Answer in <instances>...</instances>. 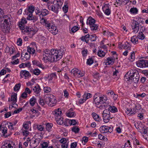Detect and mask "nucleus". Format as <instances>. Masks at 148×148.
<instances>
[{"mask_svg": "<svg viewBox=\"0 0 148 148\" xmlns=\"http://www.w3.org/2000/svg\"><path fill=\"white\" fill-rule=\"evenodd\" d=\"M1 19L2 21H1V29L4 33L8 32L10 29L11 24L10 19L7 16L5 15Z\"/></svg>", "mask_w": 148, "mask_h": 148, "instance_id": "obj_1", "label": "nucleus"}, {"mask_svg": "<svg viewBox=\"0 0 148 148\" xmlns=\"http://www.w3.org/2000/svg\"><path fill=\"white\" fill-rule=\"evenodd\" d=\"M41 21H42V23L45 24V25L49 32L54 35L57 34L58 32V30L56 26L51 25L47 19L43 18H41Z\"/></svg>", "mask_w": 148, "mask_h": 148, "instance_id": "obj_2", "label": "nucleus"}, {"mask_svg": "<svg viewBox=\"0 0 148 148\" xmlns=\"http://www.w3.org/2000/svg\"><path fill=\"white\" fill-rule=\"evenodd\" d=\"M64 53V51H62L61 49L59 50H52L51 54V60L50 61L55 62L60 60L62 58V55Z\"/></svg>", "mask_w": 148, "mask_h": 148, "instance_id": "obj_3", "label": "nucleus"}, {"mask_svg": "<svg viewBox=\"0 0 148 148\" xmlns=\"http://www.w3.org/2000/svg\"><path fill=\"white\" fill-rule=\"evenodd\" d=\"M142 20V18H138L137 20H134L132 21L131 25L134 33L136 34L138 32L140 23L143 22Z\"/></svg>", "mask_w": 148, "mask_h": 148, "instance_id": "obj_4", "label": "nucleus"}, {"mask_svg": "<svg viewBox=\"0 0 148 148\" xmlns=\"http://www.w3.org/2000/svg\"><path fill=\"white\" fill-rule=\"evenodd\" d=\"M138 75H139L138 71L135 70L131 69L127 72L125 75V79L136 78Z\"/></svg>", "mask_w": 148, "mask_h": 148, "instance_id": "obj_5", "label": "nucleus"}, {"mask_svg": "<svg viewBox=\"0 0 148 148\" xmlns=\"http://www.w3.org/2000/svg\"><path fill=\"white\" fill-rule=\"evenodd\" d=\"M45 100L47 103H50V105L53 104L52 106H54V104H56V101L55 100L54 96L51 95H48L45 99Z\"/></svg>", "mask_w": 148, "mask_h": 148, "instance_id": "obj_6", "label": "nucleus"}, {"mask_svg": "<svg viewBox=\"0 0 148 148\" xmlns=\"http://www.w3.org/2000/svg\"><path fill=\"white\" fill-rule=\"evenodd\" d=\"M137 66L143 68L148 67V61L146 60H139L136 62Z\"/></svg>", "mask_w": 148, "mask_h": 148, "instance_id": "obj_7", "label": "nucleus"}, {"mask_svg": "<svg viewBox=\"0 0 148 148\" xmlns=\"http://www.w3.org/2000/svg\"><path fill=\"white\" fill-rule=\"evenodd\" d=\"M99 130L101 133H111L113 131V127L103 125L100 127Z\"/></svg>", "mask_w": 148, "mask_h": 148, "instance_id": "obj_8", "label": "nucleus"}, {"mask_svg": "<svg viewBox=\"0 0 148 148\" xmlns=\"http://www.w3.org/2000/svg\"><path fill=\"white\" fill-rule=\"evenodd\" d=\"M52 49L50 51L48 49H45L43 51V59L44 60H48L50 61L51 60V54Z\"/></svg>", "mask_w": 148, "mask_h": 148, "instance_id": "obj_9", "label": "nucleus"}, {"mask_svg": "<svg viewBox=\"0 0 148 148\" xmlns=\"http://www.w3.org/2000/svg\"><path fill=\"white\" fill-rule=\"evenodd\" d=\"M0 131H1L3 133L2 136L3 137L7 138L9 136V135H5L8 131L7 128L5 127H2L1 125L0 126Z\"/></svg>", "mask_w": 148, "mask_h": 148, "instance_id": "obj_10", "label": "nucleus"}, {"mask_svg": "<svg viewBox=\"0 0 148 148\" xmlns=\"http://www.w3.org/2000/svg\"><path fill=\"white\" fill-rule=\"evenodd\" d=\"M66 114V116L69 117H74L76 115L75 112H73V109L72 108L68 110L67 111Z\"/></svg>", "mask_w": 148, "mask_h": 148, "instance_id": "obj_11", "label": "nucleus"}, {"mask_svg": "<svg viewBox=\"0 0 148 148\" xmlns=\"http://www.w3.org/2000/svg\"><path fill=\"white\" fill-rule=\"evenodd\" d=\"M103 10L106 15H109L111 13L110 9L109 8L108 5L107 4H106L103 7H102Z\"/></svg>", "mask_w": 148, "mask_h": 148, "instance_id": "obj_12", "label": "nucleus"}, {"mask_svg": "<svg viewBox=\"0 0 148 148\" xmlns=\"http://www.w3.org/2000/svg\"><path fill=\"white\" fill-rule=\"evenodd\" d=\"M53 5H51L50 7H49L50 8L51 10L54 12L55 13H58V9L59 7H58L57 5L54 3H53Z\"/></svg>", "mask_w": 148, "mask_h": 148, "instance_id": "obj_13", "label": "nucleus"}, {"mask_svg": "<svg viewBox=\"0 0 148 148\" xmlns=\"http://www.w3.org/2000/svg\"><path fill=\"white\" fill-rule=\"evenodd\" d=\"M103 118L104 122L105 123H107L109 121L110 119L112 118L111 117L110 114H107L106 115L105 114L103 115Z\"/></svg>", "mask_w": 148, "mask_h": 148, "instance_id": "obj_14", "label": "nucleus"}, {"mask_svg": "<svg viewBox=\"0 0 148 148\" xmlns=\"http://www.w3.org/2000/svg\"><path fill=\"white\" fill-rule=\"evenodd\" d=\"M140 130L138 131L140 133L144 134H147V133L148 128L142 125L141 127H140Z\"/></svg>", "mask_w": 148, "mask_h": 148, "instance_id": "obj_15", "label": "nucleus"}, {"mask_svg": "<svg viewBox=\"0 0 148 148\" xmlns=\"http://www.w3.org/2000/svg\"><path fill=\"white\" fill-rule=\"evenodd\" d=\"M30 58V54L29 53H26L25 54L22 53L21 58L22 60H23L24 61H26L29 59Z\"/></svg>", "mask_w": 148, "mask_h": 148, "instance_id": "obj_16", "label": "nucleus"}, {"mask_svg": "<svg viewBox=\"0 0 148 148\" xmlns=\"http://www.w3.org/2000/svg\"><path fill=\"white\" fill-rule=\"evenodd\" d=\"M20 76L21 77H23V76H25V77H28L31 76L29 72L26 70H22L21 71Z\"/></svg>", "mask_w": 148, "mask_h": 148, "instance_id": "obj_17", "label": "nucleus"}, {"mask_svg": "<svg viewBox=\"0 0 148 148\" xmlns=\"http://www.w3.org/2000/svg\"><path fill=\"white\" fill-rule=\"evenodd\" d=\"M32 63L33 65H36L42 69H44L45 68V66L38 61L34 60L32 61Z\"/></svg>", "mask_w": 148, "mask_h": 148, "instance_id": "obj_18", "label": "nucleus"}, {"mask_svg": "<svg viewBox=\"0 0 148 148\" xmlns=\"http://www.w3.org/2000/svg\"><path fill=\"white\" fill-rule=\"evenodd\" d=\"M108 50H105V51H103L101 49L99 50L97 54L100 57H103L105 55V54L107 52Z\"/></svg>", "mask_w": 148, "mask_h": 148, "instance_id": "obj_19", "label": "nucleus"}, {"mask_svg": "<svg viewBox=\"0 0 148 148\" xmlns=\"http://www.w3.org/2000/svg\"><path fill=\"white\" fill-rule=\"evenodd\" d=\"M140 77L139 75H138V77L136 78H134L127 79V81H128L130 82H132V83L137 84L139 81Z\"/></svg>", "mask_w": 148, "mask_h": 148, "instance_id": "obj_20", "label": "nucleus"}, {"mask_svg": "<svg viewBox=\"0 0 148 148\" xmlns=\"http://www.w3.org/2000/svg\"><path fill=\"white\" fill-rule=\"evenodd\" d=\"M40 87L38 84H36L33 88V90L37 94H38L40 92Z\"/></svg>", "mask_w": 148, "mask_h": 148, "instance_id": "obj_21", "label": "nucleus"}, {"mask_svg": "<svg viewBox=\"0 0 148 148\" xmlns=\"http://www.w3.org/2000/svg\"><path fill=\"white\" fill-rule=\"evenodd\" d=\"M106 61L105 62L106 63V65H112L114 63V60L111 58H107V60H105Z\"/></svg>", "mask_w": 148, "mask_h": 148, "instance_id": "obj_22", "label": "nucleus"}, {"mask_svg": "<svg viewBox=\"0 0 148 148\" xmlns=\"http://www.w3.org/2000/svg\"><path fill=\"white\" fill-rule=\"evenodd\" d=\"M89 36L90 35L88 34L85 36H82L80 39L82 41H85L86 43H90L89 42Z\"/></svg>", "mask_w": 148, "mask_h": 148, "instance_id": "obj_23", "label": "nucleus"}, {"mask_svg": "<svg viewBox=\"0 0 148 148\" xmlns=\"http://www.w3.org/2000/svg\"><path fill=\"white\" fill-rule=\"evenodd\" d=\"M93 119L96 121L100 122L101 121L99 116L95 113L93 112Z\"/></svg>", "mask_w": 148, "mask_h": 148, "instance_id": "obj_24", "label": "nucleus"}, {"mask_svg": "<svg viewBox=\"0 0 148 148\" xmlns=\"http://www.w3.org/2000/svg\"><path fill=\"white\" fill-rule=\"evenodd\" d=\"M53 3H55L59 8H60L63 4V2L61 0H54Z\"/></svg>", "mask_w": 148, "mask_h": 148, "instance_id": "obj_25", "label": "nucleus"}, {"mask_svg": "<svg viewBox=\"0 0 148 148\" xmlns=\"http://www.w3.org/2000/svg\"><path fill=\"white\" fill-rule=\"evenodd\" d=\"M49 14L48 10L45 9H42L41 10V15L42 16H45Z\"/></svg>", "mask_w": 148, "mask_h": 148, "instance_id": "obj_26", "label": "nucleus"}, {"mask_svg": "<svg viewBox=\"0 0 148 148\" xmlns=\"http://www.w3.org/2000/svg\"><path fill=\"white\" fill-rule=\"evenodd\" d=\"M86 24L90 25L91 28L92 27V18L90 16L87 20Z\"/></svg>", "mask_w": 148, "mask_h": 148, "instance_id": "obj_27", "label": "nucleus"}, {"mask_svg": "<svg viewBox=\"0 0 148 148\" xmlns=\"http://www.w3.org/2000/svg\"><path fill=\"white\" fill-rule=\"evenodd\" d=\"M31 64L30 63L28 62L27 63H22L19 65V67L20 68H24L25 67H30Z\"/></svg>", "mask_w": 148, "mask_h": 148, "instance_id": "obj_28", "label": "nucleus"}, {"mask_svg": "<svg viewBox=\"0 0 148 148\" xmlns=\"http://www.w3.org/2000/svg\"><path fill=\"white\" fill-rule=\"evenodd\" d=\"M95 20L93 18V32L94 33L95 32L94 31H95L96 32L98 31L99 25L95 23Z\"/></svg>", "mask_w": 148, "mask_h": 148, "instance_id": "obj_29", "label": "nucleus"}, {"mask_svg": "<svg viewBox=\"0 0 148 148\" xmlns=\"http://www.w3.org/2000/svg\"><path fill=\"white\" fill-rule=\"evenodd\" d=\"M108 109L109 111L113 113H114L117 111V109L116 107L114 106H111L110 105Z\"/></svg>", "mask_w": 148, "mask_h": 148, "instance_id": "obj_30", "label": "nucleus"}, {"mask_svg": "<svg viewBox=\"0 0 148 148\" xmlns=\"http://www.w3.org/2000/svg\"><path fill=\"white\" fill-rule=\"evenodd\" d=\"M138 37L139 39L141 40H143L145 38V36L142 32H140L138 33Z\"/></svg>", "mask_w": 148, "mask_h": 148, "instance_id": "obj_31", "label": "nucleus"}, {"mask_svg": "<svg viewBox=\"0 0 148 148\" xmlns=\"http://www.w3.org/2000/svg\"><path fill=\"white\" fill-rule=\"evenodd\" d=\"M92 96V94L90 93H87L86 94L85 93L83 95L84 98L85 97L84 101H85L87 99L91 97Z\"/></svg>", "mask_w": 148, "mask_h": 148, "instance_id": "obj_32", "label": "nucleus"}, {"mask_svg": "<svg viewBox=\"0 0 148 148\" xmlns=\"http://www.w3.org/2000/svg\"><path fill=\"white\" fill-rule=\"evenodd\" d=\"M53 126V124L51 123H47L46 125V129L48 132L51 131L52 127Z\"/></svg>", "mask_w": 148, "mask_h": 148, "instance_id": "obj_33", "label": "nucleus"}, {"mask_svg": "<svg viewBox=\"0 0 148 148\" xmlns=\"http://www.w3.org/2000/svg\"><path fill=\"white\" fill-rule=\"evenodd\" d=\"M13 148L11 145L10 143L5 142L4 145L1 146V148Z\"/></svg>", "mask_w": 148, "mask_h": 148, "instance_id": "obj_34", "label": "nucleus"}, {"mask_svg": "<svg viewBox=\"0 0 148 148\" xmlns=\"http://www.w3.org/2000/svg\"><path fill=\"white\" fill-rule=\"evenodd\" d=\"M101 97L98 96V97H96V98H95L94 99V102L96 104V106L97 105H99V103H100V98Z\"/></svg>", "mask_w": 148, "mask_h": 148, "instance_id": "obj_35", "label": "nucleus"}, {"mask_svg": "<svg viewBox=\"0 0 148 148\" xmlns=\"http://www.w3.org/2000/svg\"><path fill=\"white\" fill-rule=\"evenodd\" d=\"M19 27L21 30L23 31L24 30V32H28L29 31L27 30L26 27H25L24 25L23 26L22 24H19Z\"/></svg>", "mask_w": 148, "mask_h": 148, "instance_id": "obj_36", "label": "nucleus"}, {"mask_svg": "<svg viewBox=\"0 0 148 148\" xmlns=\"http://www.w3.org/2000/svg\"><path fill=\"white\" fill-rule=\"evenodd\" d=\"M131 41L134 45L138 43V38L135 36H133L131 38Z\"/></svg>", "mask_w": 148, "mask_h": 148, "instance_id": "obj_37", "label": "nucleus"}, {"mask_svg": "<svg viewBox=\"0 0 148 148\" xmlns=\"http://www.w3.org/2000/svg\"><path fill=\"white\" fill-rule=\"evenodd\" d=\"M123 47L124 49H125L129 50L131 48L129 42H126L125 44L123 46Z\"/></svg>", "mask_w": 148, "mask_h": 148, "instance_id": "obj_38", "label": "nucleus"}, {"mask_svg": "<svg viewBox=\"0 0 148 148\" xmlns=\"http://www.w3.org/2000/svg\"><path fill=\"white\" fill-rule=\"evenodd\" d=\"M36 101V99L34 97H33L30 99V104L31 106H34L35 103Z\"/></svg>", "mask_w": 148, "mask_h": 148, "instance_id": "obj_39", "label": "nucleus"}, {"mask_svg": "<svg viewBox=\"0 0 148 148\" xmlns=\"http://www.w3.org/2000/svg\"><path fill=\"white\" fill-rule=\"evenodd\" d=\"M40 141V140L38 139H36L35 140H34V143H33V144H34V145L32 147L33 148L36 147L37 146V145L39 144Z\"/></svg>", "mask_w": 148, "mask_h": 148, "instance_id": "obj_40", "label": "nucleus"}, {"mask_svg": "<svg viewBox=\"0 0 148 148\" xmlns=\"http://www.w3.org/2000/svg\"><path fill=\"white\" fill-rule=\"evenodd\" d=\"M100 103H103L104 102H107L106 101L108 100L107 97L105 96L101 97L100 98Z\"/></svg>", "mask_w": 148, "mask_h": 148, "instance_id": "obj_41", "label": "nucleus"}, {"mask_svg": "<svg viewBox=\"0 0 148 148\" xmlns=\"http://www.w3.org/2000/svg\"><path fill=\"white\" fill-rule=\"evenodd\" d=\"M27 51L29 52V54L31 53L33 54L35 52V50L34 48L32 47H27Z\"/></svg>", "mask_w": 148, "mask_h": 148, "instance_id": "obj_42", "label": "nucleus"}, {"mask_svg": "<svg viewBox=\"0 0 148 148\" xmlns=\"http://www.w3.org/2000/svg\"><path fill=\"white\" fill-rule=\"evenodd\" d=\"M17 95V94L16 93H14V94L12 95L11 100L14 103H16V101Z\"/></svg>", "mask_w": 148, "mask_h": 148, "instance_id": "obj_43", "label": "nucleus"}, {"mask_svg": "<svg viewBox=\"0 0 148 148\" xmlns=\"http://www.w3.org/2000/svg\"><path fill=\"white\" fill-rule=\"evenodd\" d=\"M59 118L56 119L57 123L59 125H61L64 123L63 118L59 116Z\"/></svg>", "mask_w": 148, "mask_h": 148, "instance_id": "obj_44", "label": "nucleus"}, {"mask_svg": "<svg viewBox=\"0 0 148 148\" xmlns=\"http://www.w3.org/2000/svg\"><path fill=\"white\" fill-rule=\"evenodd\" d=\"M79 70L76 68L73 69L71 71V73L73 74V75L75 76H76L77 75V73L78 72Z\"/></svg>", "mask_w": 148, "mask_h": 148, "instance_id": "obj_45", "label": "nucleus"}, {"mask_svg": "<svg viewBox=\"0 0 148 148\" xmlns=\"http://www.w3.org/2000/svg\"><path fill=\"white\" fill-rule=\"evenodd\" d=\"M49 77V80H52L53 78H56V73H52L51 74H50L48 76Z\"/></svg>", "mask_w": 148, "mask_h": 148, "instance_id": "obj_46", "label": "nucleus"}, {"mask_svg": "<svg viewBox=\"0 0 148 148\" xmlns=\"http://www.w3.org/2000/svg\"><path fill=\"white\" fill-rule=\"evenodd\" d=\"M131 13L133 14H136L137 13L138 10L136 8H132L130 11Z\"/></svg>", "mask_w": 148, "mask_h": 148, "instance_id": "obj_47", "label": "nucleus"}, {"mask_svg": "<svg viewBox=\"0 0 148 148\" xmlns=\"http://www.w3.org/2000/svg\"><path fill=\"white\" fill-rule=\"evenodd\" d=\"M35 10L34 7L32 5L28 7V11L30 14H32Z\"/></svg>", "mask_w": 148, "mask_h": 148, "instance_id": "obj_48", "label": "nucleus"}, {"mask_svg": "<svg viewBox=\"0 0 148 148\" xmlns=\"http://www.w3.org/2000/svg\"><path fill=\"white\" fill-rule=\"evenodd\" d=\"M32 72L35 75H38L40 73V71L38 69H34Z\"/></svg>", "mask_w": 148, "mask_h": 148, "instance_id": "obj_49", "label": "nucleus"}, {"mask_svg": "<svg viewBox=\"0 0 148 148\" xmlns=\"http://www.w3.org/2000/svg\"><path fill=\"white\" fill-rule=\"evenodd\" d=\"M98 137L99 139L104 141H107L108 140L107 138L106 137L101 134H99Z\"/></svg>", "mask_w": 148, "mask_h": 148, "instance_id": "obj_50", "label": "nucleus"}, {"mask_svg": "<svg viewBox=\"0 0 148 148\" xmlns=\"http://www.w3.org/2000/svg\"><path fill=\"white\" fill-rule=\"evenodd\" d=\"M43 90L44 92L46 93L50 92L51 90V88L49 87L48 86L44 87Z\"/></svg>", "mask_w": 148, "mask_h": 148, "instance_id": "obj_51", "label": "nucleus"}, {"mask_svg": "<svg viewBox=\"0 0 148 148\" xmlns=\"http://www.w3.org/2000/svg\"><path fill=\"white\" fill-rule=\"evenodd\" d=\"M79 129L76 126H74L72 129V130L75 133H78L79 131Z\"/></svg>", "mask_w": 148, "mask_h": 148, "instance_id": "obj_52", "label": "nucleus"}, {"mask_svg": "<svg viewBox=\"0 0 148 148\" xmlns=\"http://www.w3.org/2000/svg\"><path fill=\"white\" fill-rule=\"evenodd\" d=\"M86 64L89 65H90L92 64V57H91L87 60Z\"/></svg>", "mask_w": 148, "mask_h": 148, "instance_id": "obj_53", "label": "nucleus"}, {"mask_svg": "<svg viewBox=\"0 0 148 148\" xmlns=\"http://www.w3.org/2000/svg\"><path fill=\"white\" fill-rule=\"evenodd\" d=\"M21 87V84L18 83L15 85L14 88V91L18 90Z\"/></svg>", "mask_w": 148, "mask_h": 148, "instance_id": "obj_54", "label": "nucleus"}, {"mask_svg": "<svg viewBox=\"0 0 148 148\" xmlns=\"http://www.w3.org/2000/svg\"><path fill=\"white\" fill-rule=\"evenodd\" d=\"M67 3L65 2V5L63 8V10L65 13H66L68 10V6L67 5Z\"/></svg>", "mask_w": 148, "mask_h": 148, "instance_id": "obj_55", "label": "nucleus"}, {"mask_svg": "<svg viewBox=\"0 0 148 148\" xmlns=\"http://www.w3.org/2000/svg\"><path fill=\"white\" fill-rule=\"evenodd\" d=\"M22 132L23 136L26 137L29 134V132L27 130H24L23 129H22Z\"/></svg>", "mask_w": 148, "mask_h": 148, "instance_id": "obj_56", "label": "nucleus"}, {"mask_svg": "<svg viewBox=\"0 0 148 148\" xmlns=\"http://www.w3.org/2000/svg\"><path fill=\"white\" fill-rule=\"evenodd\" d=\"M78 72L77 73V75H76V77H80L84 76V73L81 72L80 71L78 70Z\"/></svg>", "mask_w": 148, "mask_h": 148, "instance_id": "obj_57", "label": "nucleus"}, {"mask_svg": "<svg viewBox=\"0 0 148 148\" xmlns=\"http://www.w3.org/2000/svg\"><path fill=\"white\" fill-rule=\"evenodd\" d=\"M78 29L79 28L77 26H74L71 29V32L73 33L77 31Z\"/></svg>", "mask_w": 148, "mask_h": 148, "instance_id": "obj_58", "label": "nucleus"}, {"mask_svg": "<svg viewBox=\"0 0 148 148\" xmlns=\"http://www.w3.org/2000/svg\"><path fill=\"white\" fill-rule=\"evenodd\" d=\"M103 104V106L105 109H106L108 107H110V103L108 101L104 102Z\"/></svg>", "mask_w": 148, "mask_h": 148, "instance_id": "obj_59", "label": "nucleus"}, {"mask_svg": "<svg viewBox=\"0 0 148 148\" xmlns=\"http://www.w3.org/2000/svg\"><path fill=\"white\" fill-rule=\"evenodd\" d=\"M37 129L40 131H43L44 129V128L43 127V126L41 125H37Z\"/></svg>", "mask_w": 148, "mask_h": 148, "instance_id": "obj_60", "label": "nucleus"}, {"mask_svg": "<svg viewBox=\"0 0 148 148\" xmlns=\"http://www.w3.org/2000/svg\"><path fill=\"white\" fill-rule=\"evenodd\" d=\"M130 57V61L131 62L133 61L135 58V53L134 52L132 53Z\"/></svg>", "mask_w": 148, "mask_h": 148, "instance_id": "obj_61", "label": "nucleus"}, {"mask_svg": "<svg viewBox=\"0 0 148 148\" xmlns=\"http://www.w3.org/2000/svg\"><path fill=\"white\" fill-rule=\"evenodd\" d=\"M88 51L86 49H84L82 51V54L84 57H85L87 55Z\"/></svg>", "mask_w": 148, "mask_h": 148, "instance_id": "obj_62", "label": "nucleus"}, {"mask_svg": "<svg viewBox=\"0 0 148 148\" xmlns=\"http://www.w3.org/2000/svg\"><path fill=\"white\" fill-rule=\"evenodd\" d=\"M62 113V111L60 110L59 109H58L57 110H56L55 111V114L57 116V115L58 116H60L61 115Z\"/></svg>", "mask_w": 148, "mask_h": 148, "instance_id": "obj_63", "label": "nucleus"}, {"mask_svg": "<svg viewBox=\"0 0 148 148\" xmlns=\"http://www.w3.org/2000/svg\"><path fill=\"white\" fill-rule=\"evenodd\" d=\"M48 146V145L47 142H43L41 144L42 148H47Z\"/></svg>", "mask_w": 148, "mask_h": 148, "instance_id": "obj_64", "label": "nucleus"}]
</instances>
